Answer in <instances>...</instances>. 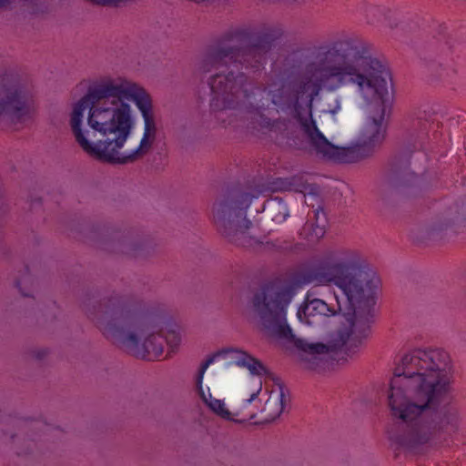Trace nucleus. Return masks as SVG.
Listing matches in <instances>:
<instances>
[{"instance_id": "obj_1", "label": "nucleus", "mask_w": 466, "mask_h": 466, "mask_svg": "<svg viewBox=\"0 0 466 466\" xmlns=\"http://www.w3.org/2000/svg\"><path fill=\"white\" fill-rule=\"evenodd\" d=\"M308 279L319 285L337 287L353 311L350 328L339 329L331 336L329 344L295 338L287 321V308L293 299L294 289L284 281L263 285L254 293L250 309L267 334L294 343L304 369L317 370L329 352L344 349L347 355L352 356L363 345L370 334L371 306L380 279L362 254L350 248L325 253L309 271Z\"/></svg>"}, {"instance_id": "obj_2", "label": "nucleus", "mask_w": 466, "mask_h": 466, "mask_svg": "<svg viewBox=\"0 0 466 466\" xmlns=\"http://www.w3.org/2000/svg\"><path fill=\"white\" fill-rule=\"evenodd\" d=\"M454 365L441 348L415 349L395 369L388 406L399 421L389 432L403 450L418 451L451 441L462 428V414L454 403L442 404L452 392Z\"/></svg>"}, {"instance_id": "obj_3", "label": "nucleus", "mask_w": 466, "mask_h": 466, "mask_svg": "<svg viewBox=\"0 0 466 466\" xmlns=\"http://www.w3.org/2000/svg\"><path fill=\"white\" fill-rule=\"evenodd\" d=\"M70 127L90 157L126 165L143 158L157 138L152 100L138 84L102 77L92 82L73 106Z\"/></svg>"}, {"instance_id": "obj_4", "label": "nucleus", "mask_w": 466, "mask_h": 466, "mask_svg": "<svg viewBox=\"0 0 466 466\" xmlns=\"http://www.w3.org/2000/svg\"><path fill=\"white\" fill-rule=\"evenodd\" d=\"M387 73L375 60L370 59L361 42L345 36L319 46L304 69L306 82L295 87L283 79L274 80L264 88L278 111L289 112L296 120L305 140L292 137L293 124L279 118L268 122L271 132L287 138L289 147L313 151L319 142L326 144L324 135L312 116L314 96L319 90L335 92L343 86H354L365 97L385 92Z\"/></svg>"}, {"instance_id": "obj_5", "label": "nucleus", "mask_w": 466, "mask_h": 466, "mask_svg": "<svg viewBox=\"0 0 466 466\" xmlns=\"http://www.w3.org/2000/svg\"><path fill=\"white\" fill-rule=\"evenodd\" d=\"M273 40L261 35L251 44L244 45L240 34L225 35L211 46L198 65L200 74L214 72L208 79L210 88V110L216 117L225 122L223 115L228 111L238 116L265 107L261 100L255 98L248 76L243 72L228 70L230 65L239 64L247 69L258 70L271 49Z\"/></svg>"}, {"instance_id": "obj_6", "label": "nucleus", "mask_w": 466, "mask_h": 466, "mask_svg": "<svg viewBox=\"0 0 466 466\" xmlns=\"http://www.w3.org/2000/svg\"><path fill=\"white\" fill-rule=\"evenodd\" d=\"M85 312L106 339L137 358L157 359L165 344L174 352L181 342L177 331L161 334L147 302L137 297L111 294L97 306L86 307Z\"/></svg>"}, {"instance_id": "obj_7", "label": "nucleus", "mask_w": 466, "mask_h": 466, "mask_svg": "<svg viewBox=\"0 0 466 466\" xmlns=\"http://www.w3.org/2000/svg\"><path fill=\"white\" fill-rule=\"evenodd\" d=\"M361 46L364 48L366 55L370 59L377 61L387 73L384 86L385 92L376 94L372 97L368 98L359 92L363 99L375 105L372 111L370 112V116L360 135L359 142L356 145L348 147H339L331 144L325 136L324 140L326 144L318 142L315 145L313 152L318 156L339 162L352 163L369 157L385 138L383 120L386 112L385 102L389 95L388 83L390 81V72L381 61L371 56L368 46L362 42Z\"/></svg>"}, {"instance_id": "obj_8", "label": "nucleus", "mask_w": 466, "mask_h": 466, "mask_svg": "<svg viewBox=\"0 0 466 466\" xmlns=\"http://www.w3.org/2000/svg\"><path fill=\"white\" fill-rule=\"evenodd\" d=\"M257 197L248 192H234L213 204L212 221L227 242L237 246L251 244L253 224L247 218V210Z\"/></svg>"}, {"instance_id": "obj_9", "label": "nucleus", "mask_w": 466, "mask_h": 466, "mask_svg": "<svg viewBox=\"0 0 466 466\" xmlns=\"http://www.w3.org/2000/svg\"><path fill=\"white\" fill-rule=\"evenodd\" d=\"M35 88L32 79L16 69L0 73V118L25 122L35 112Z\"/></svg>"}, {"instance_id": "obj_10", "label": "nucleus", "mask_w": 466, "mask_h": 466, "mask_svg": "<svg viewBox=\"0 0 466 466\" xmlns=\"http://www.w3.org/2000/svg\"><path fill=\"white\" fill-rule=\"evenodd\" d=\"M230 356L234 363L239 367L246 368L252 375L261 376L267 373L266 367L262 362L255 357L248 354L247 351L239 349L228 348L222 350L217 354L208 357L202 364L198 371L197 378V388L198 393L205 402V404L218 416L227 420H236L234 416H239L241 412L238 410L236 413H232L227 407L223 400L213 398L209 390L206 393L203 390L202 382L204 373L210 364H212L217 356Z\"/></svg>"}, {"instance_id": "obj_11", "label": "nucleus", "mask_w": 466, "mask_h": 466, "mask_svg": "<svg viewBox=\"0 0 466 466\" xmlns=\"http://www.w3.org/2000/svg\"><path fill=\"white\" fill-rule=\"evenodd\" d=\"M432 114L431 111L417 109L410 114L404 124V139L414 149H421L425 145Z\"/></svg>"}, {"instance_id": "obj_12", "label": "nucleus", "mask_w": 466, "mask_h": 466, "mask_svg": "<svg viewBox=\"0 0 466 466\" xmlns=\"http://www.w3.org/2000/svg\"><path fill=\"white\" fill-rule=\"evenodd\" d=\"M335 313L336 311L329 308L324 300L319 299H309V297L307 296L304 305L298 310V317L301 322L314 325L317 323L318 319L333 316Z\"/></svg>"}, {"instance_id": "obj_13", "label": "nucleus", "mask_w": 466, "mask_h": 466, "mask_svg": "<svg viewBox=\"0 0 466 466\" xmlns=\"http://www.w3.org/2000/svg\"><path fill=\"white\" fill-rule=\"evenodd\" d=\"M289 402V397L282 386L273 390L265 402L262 412L265 413V420L273 421L285 410Z\"/></svg>"}, {"instance_id": "obj_14", "label": "nucleus", "mask_w": 466, "mask_h": 466, "mask_svg": "<svg viewBox=\"0 0 466 466\" xmlns=\"http://www.w3.org/2000/svg\"><path fill=\"white\" fill-rule=\"evenodd\" d=\"M315 222H308L304 230H309V241H317L323 238L326 232L327 218L322 208L314 210Z\"/></svg>"}, {"instance_id": "obj_15", "label": "nucleus", "mask_w": 466, "mask_h": 466, "mask_svg": "<svg viewBox=\"0 0 466 466\" xmlns=\"http://www.w3.org/2000/svg\"><path fill=\"white\" fill-rule=\"evenodd\" d=\"M461 217L462 215L459 212L458 205H453L433 222L431 225V231L439 233L447 230Z\"/></svg>"}, {"instance_id": "obj_16", "label": "nucleus", "mask_w": 466, "mask_h": 466, "mask_svg": "<svg viewBox=\"0 0 466 466\" xmlns=\"http://www.w3.org/2000/svg\"><path fill=\"white\" fill-rule=\"evenodd\" d=\"M417 177L408 168L394 173L389 178V186L394 188L408 187L416 181Z\"/></svg>"}, {"instance_id": "obj_17", "label": "nucleus", "mask_w": 466, "mask_h": 466, "mask_svg": "<svg viewBox=\"0 0 466 466\" xmlns=\"http://www.w3.org/2000/svg\"><path fill=\"white\" fill-rule=\"evenodd\" d=\"M267 214L276 223H282L288 217V209L281 201H271L268 203Z\"/></svg>"}, {"instance_id": "obj_18", "label": "nucleus", "mask_w": 466, "mask_h": 466, "mask_svg": "<svg viewBox=\"0 0 466 466\" xmlns=\"http://www.w3.org/2000/svg\"><path fill=\"white\" fill-rule=\"evenodd\" d=\"M428 69L432 74L436 75L439 77L449 76L451 74L454 73V69L452 65L449 61H437L431 60L428 63Z\"/></svg>"}, {"instance_id": "obj_19", "label": "nucleus", "mask_w": 466, "mask_h": 466, "mask_svg": "<svg viewBox=\"0 0 466 466\" xmlns=\"http://www.w3.org/2000/svg\"><path fill=\"white\" fill-rule=\"evenodd\" d=\"M31 282V279L29 276H25L22 279L18 280L16 282V286L18 287L19 290L21 291V294L25 297H27V296H30L29 293H25L24 290H23V288H22V285L23 284H27Z\"/></svg>"}, {"instance_id": "obj_20", "label": "nucleus", "mask_w": 466, "mask_h": 466, "mask_svg": "<svg viewBox=\"0 0 466 466\" xmlns=\"http://www.w3.org/2000/svg\"><path fill=\"white\" fill-rule=\"evenodd\" d=\"M385 14H387L385 15V19L387 20L388 22V25L390 26V27H393V26H397L398 25L395 24V23H392L390 21L391 17L394 16L395 14H398L397 12H392V11H390L388 10Z\"/></svg>"}, {"instance_id": "obj_21", "label": "nucleus", "mask_w": 466, "mask_h": 466, "mask_svg": "<svg viewBox=\"0 0 466 466\" xmlns=\"http://www.w3.org/2000/svg\"><path fill=\"white\" fill-rule=\"evenodd\" d=\"M260 390L261 387H259L255 392L251 393L248 399L244 400L243 406L249 404L252 400H254L258 397Z\"/></svg>"}, {"instance_id": "obj_22", "label": "nucleus", "mask_w": 466, "mask_h": 466, "mask_svg": "<svg viewBox=\"0 0 466 466\" xmlns=\"http://www.w3.org/2000/svg\"><path fill=\"white\" fill-rule=\"evenodd\" d=\"M377 13H380H380H381V10H380V9H379V8H370V9L369 10V13H368V14H377Z\"/></svg>"}, {"instance_id": "obj_23", "label": "nucleus", "mask_w": 466, "mask_h": 466, "mask_svg": "<svg viewBox=\"0 0 466 466\" xmlns=\"http://www.w3.org/2000/svg\"><path fill=\"white\" fill-rule=\"evenodd\" d=\"M254 417H255V414L254 413H250L248 415H245L244 418L241 420H252Z\"/></svg>"}, {"instance_id": "obj_24", "label": "nucleus", "mask_w": 466, "mask_h": 466, "mask_svg": "<svg viewBox=\"0 0 466 466\" xmlns=\"http://www.w3.org/2000/svg\"><path fill=\"white\" fill-rule=\"evenodd\" d=\"M338 306H339V309L342 310V307H341L340 302L339 300H338Z\"/></svg>"}, {"instance_id": "obj_25", "label": "nucleus", "mask_w": 466, "mask_h": 466, "mask_svg": "<svg viewBox=\"0 0 466 466\" xmlns=\"http://www.w3.org/2000/svg\"><path fill=\"white\" fill-rule=\"evenodd\" d=\"M44 355H45V353H43V354L38 353L37 358L41 359Z\"/></svg>"}]
</instances>
